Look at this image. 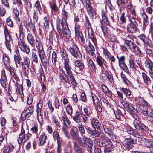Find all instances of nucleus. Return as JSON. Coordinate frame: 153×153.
Segmentation results:
<instances>
[{
	"instance_id": "63",
	"label": "nucleus",
	"mask_w": 153,
	"mask_h": 153,
	"mask_svg": "<svg viewBox=\"0 0 153 153\" xmlns=\"http://www.w3.org/2000/svg\"><path fill=\"white\" fill-rule=\"evenodd\" d=\"M125 13L123 12L120 18V20L121 22V24H124L126 23V18L125 16Z\"/></svg>"
},
{
	"instance_id": "44",
	"label": "nucleus",
	"mask_w": 153,
	"mask_h": 153,
	"mask_svg": "<svg viewBox=\"0 0 153 153\" xmlns=\"http://www.w3.org/2000/svg\"><path fill=\"white\" fill-rule=\"evenodd\" d=\"M77 127L80 134L83 136V134L85 133V129L84 126L82 123H79L78 124Z\"/></svg>"
},
{
	"instance_id": "64",
	"label": "nucleus",
	"mask_w": 153,
	"mask_h": 153,
	"mask_svg": "<svg viewBox=\"0 0 153 153\" xmlns=\"http://www.w3.org/2000/svg\"><path fill=\"white\" fill-rule=\"evenodd\" d=\"M33 101V99L32 95L29 94L27 97V103L28 105L31 104Z\"/></svg>"
},
{
	"instance_id": "51",
	"label": "nucleus",
	"mask_w": 153,
	"mask_h": 153,
	"mask_svg": "<svg viewBox=\"0 0 153 153\" xmlns=\"http://www.w3.org/2000/svg\"><path fill=\"white\" fill-rule=\"evenodd\" d=\"M142 16L143 19L144 25L147 26L149 24L148 18L147 15L144 12L142 14Z\"/></svg>"
},
{
	"instance_id": "28",
	"label": "nucleus",
	"mask_w": 153,
	"mask_h": 153,
	"mask_svg": "<svg viewBox=\"0 0 153 153\" xmlns=\"http://www.w3.org/2000/svg\"><path fill=\"white\" fill-rule=\"evenodd\" d=\"M69 62H64V68H65L66 73L68 75L71 74L72 73L71 70V67L69 65Z\"/></svg>"
},
{
	"instance_id": "38",
	"label": "nucleus",
	"mask_w": 153,
	"mask_h": 153,
	"mask_svg": "<svg viewBox=\"0 0 153 153\" xmlns=\"http://www.w3.org/2000/svg\"><path fill=\"white\" fill-rule=\"evenodd\" d=\"M134 147L133 145H130L126 143H122L121 146V147L123 149L128 151L132 149Z\"/></svg>"
},
{
	"instance_id": "59",
	"label": "nucleus",
	"mask_w": 153,
	"mask_h": 153,
	"mask_svg": "<svg viewBox=\"0 0 153 153\" xmlns=\"http://www.w3.org/2000/svg\"><path fill=\"white\" fill-rule=\"evenodd\" d=\"M69 77L70 80L71 81V83L74 85L76 86L77 83L76 82V81L75 79L74 76H73V74L68 75Z\"/></svg>"
},
{
	"instance_id": "56",
	"label": "nucleus",
	"mask_w": 153,
	"mask_h": 153,
	"mask_svg": "<svg viewBox=\"0 0 153 153\" xmlns=\"http://www.w3.org/2000/svg\"><path fill=\"white\" fill-rule=\"evenodd\" d=\"M37 114V118L38 122L40 123H42L43 120L42 117V112H36Z\"/></svg>"
},
{
	"instance_id": "1",
	"label": "nucleus",
	"mask_w": 153,
	"mask_h": 153,
	"mask_svg": "<svg viewBox=\"0 0 153 153\" xmlns=\"http://www.w3.org/2000/svg\"><path fill=\"white\" fill-rule=\"evenodd\" d=\"M57 30L60 36L64 37L69 39L71 33L68 28L66 19L62 18L61 19L58 18L56 20Z\"/></svg>"
},
{
	"instance_id": "40",
	"label": "nucleus",
	"mask_w": 153,
	"mask_h": 153,
	"mask_svg": "<svg viewBox=\"0 0 153 153\" xmlns=\"http://www.w3.org/2000/svg\"><path fill=\"white\" fill-rule=\"evenodd\" d=\"M129 66L130 68H131L134 71L137 70L138 68L137 65L134 62V60L132 59H130L129 60Z\"/></svg>"
},
{
	"instance_id": "24",
	"label": "nucleus",
	"mask_w": 153,
	"mask_h": 153,
	"mask_svg": "<svg viewBox=\"0 0 153 153\" xmlns=\"http://www.w3.org/2000/svg\"><path fill=\"white\" fill-rule=\"evenodd\" d=\"M114 113L117 119L121 121L124 120L125 117L120 110L117 109L116 111L114 110Z\"/></svg>"
},
{
	"instance_id": "14",
	"label": "nucleus",
	"mask_w": 153,
	"mask_h": 153,
	"mask_svg": "<svg viewBox=\"0 0 153 153\" xmlns=\"http://www.w3.org/2000/svg\"><path fill=\"white\" fill-rule=\"evenodd\" d=\"M86 7L90 17L91 19H93L94 17V13H96L95 12L91 6L90 1L89 0H86Z\"/></svg>"
},
{
	"instance_id": "50",
	"label": "nucleus",
	"mask_w": 153,
	"mask_h": 153,
	"mask_svg": "<svg viewBox=\"0 0 153 153\" xmlns=\"http://www.w3.org/2000/svg\"><path fill=\"white\" fill-rule=\"evenodd\" d=\"M119 66L120 68L124 70L126 72L128 73H129V70L125 62L119 63Z\"/></svg>"
},
{
	"instance_id": "33",
	"label": "nucleus",
	"mask_w": 153,
	"mask_h": 153,
	"mask_svg": "<svg viewBox=\"0 0 153 153\" xmlns=\"http://www.w3.org/2000/svg\"><path fill=\"white\" fill-rule=\"evenodd\" d=\"M53 122L55 125V126L57 128V129H60L61 127V124L60 121L55 117L52 118Z\"/></svg>"
},
{
	"instance_id": "29",
	"label": "nucleus",
	"mask_w": 153,
	"mask_h": 153,
	"mask_svg": "<svg viewBox=\"0 0 153 153\" xmlns=\"http://www.w3.org/2000/svg\"><path fill=\"white\" fill-rule=\"evenodd\" d=\"M3 62L5 66H10V59L7 55L5 54H3Z\"/></svg>"
},
{
	"instance_id": "30",
	"label": "nucleus",
	"mask_w": 153,
	"mask_h": 153,
	"mask_svg": "<svg viewBox=\"0 0 153 153\" xmlns=\"http://www.w3.org/2000/svg\"><path fill=\"white\" fill-rule=\"evenodd\" d=\"M4 32L5 36V42H11V38L9 33L8 30L6 27H4Z\"/></svg>"
},
{
	"instance_id": "39",
	"label": "nucleus",
	"mask_w": 153,
	"mask_h": 153,
	"mask_svg": "<svg viewBox=\"0 0 153 153\" xmlns=\"http://www.w3.org/2000/svg\"><path fill=\"white\" fill-rule=\"evenodd\" d=\"M145 66L149 71L153 65V62L149 59H147L144 62Z\"/></svg>"
},
{
	"instance_id": "26",
	"label": "nucleus",
	"mask_w": 153,
	"mask_h": 153,
	"mask_svg": "<svg viewBox=\"0 0 153 153\" xmlns=\"http://www.w3.org/2000/svg\"><path fill=\"white\" fill-rule=\"evenodd\" d=\"M101 15L102 16V20L100 21L102 25L105 24L107 25H109V22L108 20V19L105 16V13L103 11H102Z\"/></svg>"
},
{
	"instance_id": "61",
	"label": "nucleus",
	"mask_w": 153,
	"mask_h": 153,
	"mask_svg": "<svg viewBox=\"0 0 153 153\" xmlns=\"http://www.w3.org/2000/svg\"><path fill=\"white\" fill-rule=\"evenodd\" d=\"M24 23H25V25L27 27L30 28L31 30H33L34 29V26L31 22H27L26 21L24 22Z\"/></svg>"
},
{
	"instance_id": "25",
	"label": "nucleus",
	"mask_w": 153,
	"mask_h": 153,
	"mask_svg": "<svg viewBox=\"0 0 153 153\" xmlns=\"http://www.w3.org/2000/svg\"><path fill=\"white\" fill-rule=\"evenodd\" d=\"M68 77V76L66 74L60 77L61 80L63 83L64 85L68 87L70 86V85Z\"/></svg>"
},
{
	"instance_id": "6",
	"label": "nucleus",
	"mask_w": 153,
	"mask_h": 153,
	"mask_svg": "<svg viewBox=\"0 0 153 153\" xmlns=\"http://www.w3.org/2000/svg\"><path fill=\"white\" fill-rule=\"evenodd\" d=\"M126 44L128 47V49L131 52L136 53V55L140 56L143 54L140 48L131 40H127L126 42Z\"/></svg>"
},
{
	"instance_id": "37",
	"label": "nucleus",
	"mask_w": 153,
	"mask_h": 153,
	"mask_svg": "<svg viewBox=\"0 0 153 153\" xmlns=\"http://www.w3.org/2000/svg\"><path fill=\"white\" fill-rule=\"evenodd\" d=\"M14 59L15 62L16 63L20 65V61L22 59V58L19 51H16V54H15L14 56Z\"/></svg>"
},
{
	"instance_id": "12",
	"label": "nucleus",
	"mask_w": 153,
	"mask_h": 153,
	"mask_svg": "<svg viewBox=\"0 0 153 153\" xmlns=\"http://www.w3.org/2000/svg\"><path fill=\"white\" fill-rule=\"evenodd\" d=\"M25 136V131L24 129L23 126H22L21 128V132L19 134L17 139L19 145H21L22 143H24L27 141Z\"/></svg>"
},
{
	"instance_id": "3",
	"label": "nucleus",
	"mask_w": 153,
	"mask_h": 153,
	"mask_svg": "<svg viewBox=\"0 0 153 153\" xmlns=\"http://www.w3.org/2000/svg\"><path fill=\"white\" fill-rule=\"evenodd\" d=\"M62 119L63 124V126L61 128L62 131L65 136L69 139L70 138V136L67 128H70L71 122L67 116H62Z\"/></svg>"
},
{
	"instance_id": "46",
	"label": "nucleus",
	"mask_w": 153,
	"mask_h": 153,
	"mask_svg": "<svg viewBox=\"0 0 153 153\" xmlns=\"http://www.w3.org/2000/svg\"><path fill=\"white\" fill-rule=\"evenodd\" d=\"M61 54L62 56V58L64 60V62H69L66 51L64 50L61 51Z\"/></svg>"
},
{
	"instance_id": "45",
	"label": "nucleus",
	"mask_w": 153,
	"mask_h": 153,
	"mask_svg": "<svg viewBox=\"0 0 153 153\" xmlns=\"http://www.w3.org/2000/svg\"><path fill=\"white\" fill-rule=\"evenodd\" d=\"M83 111L85 114L88 117H91L93 116V114L92 110H88L87 108V106L84 107L83 108Z\"/></svg>"
},
{
	"instance_id": "42",
	"label": "nucleus",
	"mask_w": 153,
	"mask_h": 153,
	"mask_svg": "<svg viewBox=\"0 0 153 153\" xmlns=\"http://www.w3.org/2000/svg\"><path fill=\"white\" fill-rule=\"evenodd\" d=\"M124 142L125 143H126L130 145H133L134 144H135L136 143V141L134 140L130 137L125 138Z\"/></svg>"
},
{
	"instance_id": "16",
	"label": "nucleus",
	"mask_w": 153,
	"mask_h": 153,
	"mask_svg": "<svg viewBox=\"0 0 153 153\" xmlns=\"http://www.w3.org/2000/svg\"><path fill=\"white\" fill-rule=\"evenodd\" d=\"M18 47L22 51L26 54H28L30 51L29 48L26 45L24 41L21 40L20 42H19Z\"/></svg>"
},
{
	"instance_id": "58",
	"label": "nucleus",
	"mask_w": 153,
	"mask_h": 153,
	"mask_svg": "<svg viewBox=\"0 0 153 153\" xmlns=\"http://www.w3.org/2000/svg\"><path fill=\"white\" fill-rule=\"evenodd\" d=\"M52 60L53 64L56 65V62L57 61V55L56 52L53 51L52 53Z\"/></svg>"
},
{
	"instance_id": "47",
	"label": "nucleus",
	"mask_w": 153,
	"mask_h": 153,
	"mask_svg": "<svg viewBox=\"0 0 153 153\" xmlns=\"http://www.w3.org/2000/svg\"><path fill=\"white\" fill-rule=\"evenodd\" d=\"M44 26L46 30H48L49 28V18L48 17H45L43 19Z\"/></svg>"
},
{
	"instance_id": "23",
	"label": "nucleus",
	"mask_w": 153,
	"mask_h": 153,
	"mask_svg": "<svg viewBox=\"0 0 153 153\" xmlns=\"http://www.w3.org/2000/svg\"><path fill=\"white\" fill-rule=\"evenodd\" d=\"M100 88L102 91L106 96L109 97L112 96L111 91L109 90L107 87L104 84L102 85Z\"/></svg>"
},
{
	"instance_id": "54",
	"label": "nucleus",
	"mask_w": 153,
	"mask_h": 153,
	"mask_svg": "<svg viewBox=\"0 0 153 153\" xmlns=\"http://www.w3.org/2000/svg\"><path fill=\"white\" fill-rule=\"evenodd\" d=\"M120 75L122 79L123 80L125 84H127L128 85L129 84H131V82H130L128 79L126 78L125 75L122 72L121 73Z\"/></svg>"
},
{
	"instance_id": "53",
	"label": "nucleus",
	"mask_w": 153,
	"mask_h": 153,
	"mask_svg": "<svg viewBox=\"0 0 153 153\" xmlns=\"http://www.w3.org/2000/svg\"><path fill=\"white\" fill-rule=\"evenodd\" d=\"M128 0H117L116 3L118 6L122 7L125 6V4L128 2Z\"/></svg>"
},
{
	"instance_id": "22",
	"label": "nucleus",
	"mask_w": 153,
	"mask_h": 153,
	"mask_svg": "<svg viewBox=\"0 0 153 153\" xmlns=\"http://www.w3.org/2000/svg\"><path fill=\"white\" fill-rule=\"evenodd\" d=\"M83 114L82 112L79 111H76L75 113V115L72 117L73 120L76 123H81V117Z\"/></svg>"
},
{
	"instance_id": "15",
	"label": "nucleus",
	"mask_w": 153,
	"mask_h": 153,
	"mask_svg": "<svg viewBox=\"0 0 153 153\" xmlns=\"http://www.w3.org/2000/svg\"><path fill=\"white\" fill-rule=\"evenodd\" d=\"M74 63L75 67V71L76 73H79L84 68L83 63L80 60H76Z\"/></svg>"
},
{
	"instance_id": "49",
	"label": "nucleus",
	"mask_w": 153,
	"mask_h": 153,
	"mask_svg": "<svg viewBox=\"0 0 153 153\" xmlns=\"http://www.w3.org/2000/svg\"><path fill=\"white\" fill-rule=\"evenodd\" d=\"M102 126L104 131L110 136H111V135H112L111 134V130L109 126L105 124H103Z\"/></svg>"
},
{
	"instance_id": "41",
	"label": "nucleus",
	"mask_w": 153,
	"mask_h": 153,
	"mask_svg": "<svg viewBox=\"0 0 153 153\" xmlns=\"http://www.w3.org/2000/svg\"><path fill=\"white\" fill-rule=\"evenodd\" d=\"M27 38L29 43L33 46L35 41L33 36L31 34H28L27 36Z\"/></svg>"
},
{
	"instance_id": "19",
	"label": "nucleus",
	"mask_w": 153,
	"mask_h": 153,
	"mask_svg": "<svg viewBox=\"0 0 153 153\" xmlns=\"http://www.w3.org/2000/svg\"><path fill=\"white\" fill-rule=\"evenodd\" d=\"M0 82L2 87L4 89L6 88L8 83L5 70L4 69L2 71V76L0 79Z\"/></svg>"
},
{
	"instance_id": "20",
	"label": "nucleus",
	"mask_w": 153,
	"mask_h": 153,
	"mask_svg": "<svg viewBox=\"0 0 153 153\" xmlns=\"http://www.w3.org/2000/svg\"><path fill=\"white\" fill-rule=\"evenodd\" d=\"M137 27L130 23L128 24L126 26L127 31L129 33H133L137 31Z\"/></svg>"
},
{
	"instance_id": "31",
	"label": "nucleus",
	"mask_w": 153,
	"mask_h": 153,
	"mask_svg": "<svg viewBox=\"0 0 153 153\" xmlns=\"http://www.w3.org/2000/svg\"><path fill=\"white\" fill-rule=\"evenodd\" d=\"M70 134L73 137L76 138L78 136L77 128L76 127H74L70 131Z\"/></svg>"
},
{
	"instance_id": "21",
	"label": "nucleus",
	"mask_w": 153,
	"mask_h": 153,
	"mask_svg": "<svg viewBox=\"0 0 153 153\" xmlns=\"http://www.w3.org/2000/svg\"><path fill=\"white\" fill-rule=\"evenodd\" d=\"M80 145L82 147H85L87 145V143H90L92 142L89 138L87 137L83 136L82 140L79 141Z\"/></svg>"
},
{
	"instance_id": "18",
	"label": "nucleus",
	"mask_w": 153,
	"mask_h": 153,
	"mask_svg": "<svg viewBox=\"0 0 153 153\" xmlns=\"http://www.w3.org/2000/svg\"><path fill=\"white\" fill-rule=\"evenodd\" d=\"M96 62L99 66L101 68L103 67V64L106 68L108 67V64L106 61L101 56H98L96 58Z\"/></svg>"
},
{
	"instance_id": "55",
	"label": "nucleus",
	"mask_w": 153,
	"mask_h": 153,
	"mask_svg": "<svg viewBox=\"0 0 153 153\" xmlns=\"http://www.w3.org/2000/svg\"><path fill=\"white\" fill-rule=\"evenodd\" d=\"M120 91L123 92L126 96H130L131 94V92L128 89L123 87L121 88Z\"/></svg>"
},
{
	"instance_id": "62",
	"label": "nucleus",
	"mask_w": 153,
	"mask_h": 153,
	"mask_svg": "<svg viewBox=\"0 0 153 153\" xmlns=\"http://www.w3.org/2000/svg\"><path fill=\"white\" fill-rule=\"evenodd\" d=\"M144 43L148 46L152 48L153 47V44L151 40L148 38L146 39V40L144 42Z\"/></svg>"
},
{
	"instance_id": "43",
	"label": "nucleus",
	"mask_w": 153,
	"mask_h": 153,
	"mask_svg": "<svg viewBox=\"0 0 153 153\" xmlns=\"http://www.w3.org/2000/svg\"><path fill=\"white\" fill-rule=\"evenodd\" d=\"M91 97L94 104L97 105L98 104V103L100 102V101L95 94L91 93Z\"/></svg>"
},
{
	"instance_id": "5",
	"label": "nucleus",
	"mask_w": 153,
	"mask_h": 153,
	"mask_svg": "<svg viewBox=\"0 0 153 153\" xmlns=\"http://www.w3.org/2000/svg\"><path fill=\"white\" fill-rule=\"evenodd\" d=\"M30 60L27 56L24 57L22 62H21V65L24 71V75L25 76L27 77L29 74L31 69L30 68Z\"/></svg>"
},
{
	"instance_id": "34",
	"label": "nucleus",
	"mask_w": 153,
	"mask_h": 153,
	"mask_svg": "<svg viewBox=\"0 0 153 153\" xmlns=\"http://www.w3.org/2000/svg\"><path fill=\"white\" fill-rule=\"evenodd\" d=\"M87 132L88 134L91 135L98 136V133H97V130L96 129L92 130L90 128L87 126L86 128Z\"/></svg>"
},
{
	"instance_id": "11",
	"label": "nucleus",
	"mask_w": 153,
	"mask_h": 153,
	"mask_svg": "<svg viewBox=\"0 0 153 153\" xmlns=\"http://www.w3.org/2000/svg\"><path fill=\"white\" fill-rule=\"evenodd\" d=\"M133 123L135 128L140 131H146L148 129L147 126L141 123L139 120H134Z\"/></svg>"
},
{
	"instance_id": "17",
	"label": "nucleus",
	"mask_w": 153,
	"mask_h": 153,
	"mask_svg": "<svg viewBox=\"0 0 153 153\" xmlns=\"http://www.w3.org/2000/svg\"><path fill=\"white\" fill-rule=\"evenodd\" d=\"M47 136L45 133L42 132L38 137V145L39 146H42L46 143Z\"/></svg>"
},
{
	"instance_id": "13",
	"label": "nucleus",
	"mask_w": 153,
	"mask_h": 153,
	"mask_svg": "<svg viewBox=\"0 0 153 153\" xmlns=\"http://www.w3.org/2000/svg\"><path fill=\"white\" fill-rule=\"evenodd\" d=\"M91 124L94 129H97V131H101L102 129V126L98 120L96 118H92L91 121Z\"/></svg>"
},
{
	"instance_id": "10",
	"label": "nucleus",
	"mask_w": 153,
	"mask_h": 153,
	"mask_svg": "<svg viewBox=\"0 0 153 153\" xmlns=\"http://www.w3.org/2000/svg\"><path fill=\"white\" fill-rule=\"evenodd\" d=\"M34 109L33 106H31L28 107L26 110L24 111L22 113L21 117L22 120H24L27 119L31 114L33 113Z\"/></svg>"
},
{
	"instance_id": "8",
	"label": "nucleus",
	"mask_w": 153,
	"mask_h": 153,
	"mask_svg": "<svg viewBox=\"0 0 153 153\" xmlns=\"http://www.w3.org/2000/svg\"><path fill=\"white\" fill-rule=\"evenodd\" d=\"M137 110L144 116H148L153 118V111L150 108L141 106Z\"/></svg>"
},
{
	"instance_id": "36",
	"label": "nucleus",
	"mask_w": 153,
	"mask_h": 153,
	"mask_svg": "<svg viewBox=\"0 0 153 153\" xmlns=\"http://www.w3.org/2000/svg\"><path fill=\"white\" fill-rule=\"evenodd\" d=\"M14 148L13 146L11 144H9L3 150V153H10Z\"/></svg>"
},
{
	"instance_id": "4",
	"label": "nucleus",
	"mask_w": 153,
	"mask_h": 153,
	"mask_svg": "<svg viewBox=\"0 0 153 153\" xmlns=\"http://www.w3.org/2000/svg\"><path fill=\"white\" fill-rule=\"evenodd\" d=\"M97 142V144L99 145L100 147H105L104 149L105 153L111 152L112 149L115 147L111 145L112 143L108 138L102 140L100 142Z\"/></svg>"
},
{
	"instance_id": "7",
	"label": "nucleus",
	"mask_w": 153,
	"mask_h": 153,
	"mask_svg": "<svg viewBox=\"0 0 153 153\" xmlns=\"http://www.w3.org/2000/svg\"><path fill=\"white\" fill-rule=\"evenodd\" d=\"M85 24L88 25V37L93 42L94 45L97 44V39L94 36L93 31L91 26V24L90 22L88 19L87 16H85Z\"/></svg>"
},
{
	"instance_id": "57",
	"label": "nucleus",
	"mask_w": 153,
	"mask_h": 153,
	"mask_svg": "<svg viewBox=\"0 0 153 153\" xmlns=\"http://www.w3.org/2000/svg\"><path fill=\"white\" fill-rule=\"evenodd\" d=\"M145 145L148 147L153 148V142L149 140L146 139L145 142Z\"/></svg>"
},
{
	"instance_id": "9",
	"label": "nucleus",
	"mask_w": 153,
	"mask_h": 153,
	"mask_svg": "<svg viewBox=\"0 0 153 153\" xmlns=\"http://www.w3.org/2000/svg\"><path fill=\"white\" fill-rule=\"evenodd\" d=\"M68 50L72 56L75 58H79L80 56H81L79 48L75 44H73L71 45Z\"/></svg>"
},
{
	"instance_id": "32",
	"label": "nucleus",
	"mask_w": 153,
	"mask_h": 153,
	"mask_svg": "<svg viewBox=\"0 0 153 153\" xmlns=\"http://www.w3.org/2000/svg\"><path fill=\"white\" fill-rule=\"evenodd\" d=\"M31 56L33 61L36 63H38V58L37 55V51L35 49L32 50Z\"/></svg>"
},
{
	"instance_id": "48",
	"label": "nucleus",
	"mask_w": 153,
	"mask_h": 153,
	"mask_svg": "<svg viewBox=\"0 0 153 153\" xmlns=\"http://www.w3.org/2000/svg\"><path fill=\"white\" fill-rule=\"evenodd\" d=\"M35 7L37 9L40 15H41L43 11L40 4V2L39 1H36L34 4Z\"/></svg>"
},
{
	"instance_id": "2",
	"label": "nucleus",
	"mask_w": 153,
	"mask_h": 153,
	"mask_svg": "<svg viewBox=\"0 0 153 153\" xmlns=\"http://www.w3.org/2000/svg\"><path fill=\"white\" fill-rule=\"evenodd\" d=\"M35 43L38 50L39 55L42 64L44 66H47L48 61L44 51L43 45L39 38L37 37L36 39Z\"/></svg>"
},
{
	"instance_id": "27",
	"label": "nucleus",
	"mask_w": 153,
	"mask_h": 153,
	"mask_svg": "<svg viewBox=\"0 0 153 153\" xmlns=\"http://www.w3.org/2000/svg\"><path fill=\"white\" fill-rule=\"evenodd\" d=\"M142 76L144 82L146 85H148L151 84V79L145 73L142 72Z\"/></svg>"
},
{
	"instance_id": "60",
	"label": "nucleus",
	"mask_w": 153,
	"mask_h": 153,
	"mask_svg": "<svg viewBox=\"0 0 153 153\" xmlns=\"http://www.w3.org/2000/svg\"><path fill=\"white\" fill-rule=\"evenodd\" d=\"M66 111L69 115H71L73 113V108L72 106L69 104H68L66 107Z\"/></svg>"
},
{
	"instance_id": "35",
	"label": "nucleus",
	"mask_w": 153,
	"mask_h": 153,
	"mask_svg": "<svg viewBox=\"0 0 153 153\" xmlns=\"http://www.w3.org/2000/svg\"><path fill=\"white\" fill-rule=\"evenodd\" d=\"M129 20L130 22V24L138 27V25L137 22L138 21L137 19L134 16H130L129 17Z\"/></svg>"
},
{
	"instance_id": "52",
	"label": "nucleus",
	"mask_w": 153,
	"mask_h": 153,
	"mask_svg": "<svg viewBox=\"0 0 153 153\" xmlns=\"http://www.w3.org/2000/svg\"><path fill=\"white\" fill-rule=\"evenodd\" d=\"M43 102L39 100L37 104L36 112H42Z\"/></svg>"
}]
</instances>
